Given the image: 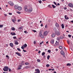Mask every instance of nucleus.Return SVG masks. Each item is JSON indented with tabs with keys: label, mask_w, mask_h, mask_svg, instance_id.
I'll use <instances>...</instances> for the list:
<instances>
[{
	"label": "nucleus",
	"mask_w": 73,
	"mask_h": 73,
	"mask_svg": "<svg viewBox=\"0 0 73 73\" xmlns=\"http://www.w3.org/2000/svg\"><path fill=\"white\" fill-rule=\"evenodd\" d=\"M9 68L7 66H5L3 68V70L4 72H8Z\"/></svg>",
	"instance_id": "nucleus-1"
},
{
	"label": "nucleus",
	"mask_w": 73,
	"mask_h": 73,
	"mask_svg": "<svg viewBox=\"0 0 73 73\" xmlns=\"http://www.w3.org/2000/svg\"><path fill=\"white\" fill-rule=\"evenodd\" d=\"M42 32L41 31H40L39 32V35L41 38H44V36L43 35H42Z\"/></svg>",
	"instance_id": "nucleus-2"
},
{
	"label": "nucleus",
	"mask_w": 73,
	"mask_h": 73,
	"mask_svg": "<svg viewBox=\"0 0 73 73\" xmlns=\"http://www.w3.org/2000/svg\"><path fill=\"white\" fill-rule=\"evenodd\" d=\"M57 36H60V32L59 31H56L55 32Z\"/></svg>",
	"instance_id": "nucleus-3"
},
{
	"label": "nucleus",
	"mask_w": 73,
	"mask_h": 73,
	"mask_svg": "<svg viewBox=\"0 0 73 73\" xmlns=\"http://www.w3.org/2000/svg\"><path fill=\"white\" fill-rule=\"evenodd\" d=\"M8 3H9V4H10V5L11 6H13V5H14V4L13 3V2H12V1H10Z\"/></svg>",
	"instance_id": "nucleus-4"
},
{
	"label": "nucleus",
	"mask_w": 73,
	"mask_h": 73,
	"mask_svg": "<svg viewBox=\"0 0 73 73\" xmlns=\"http://www.w3.org/2000/svg\"><path fill=\"white\" fill-rule=\"evenodd\" d=\"M68 6L70 7H71V8H73V4L72 3H69L68 5Z\"/></svg>",
	"instance_id": "nucleus-5"
},
{
	"label": "nucleus",
	"mask_w": 73,
	"mask_h": 73,
	"mask_svg": "<svg viewBox=\"0 0 73 73\" xmlns=\"http://www.w3.org/2000/svg\"><path fill=\"white\" fill-rule=\"evenodd\" d=\"M60 53L61 54L63 55L64 57H65V53H64V51L62 50L60 51Z\"/></svg>",
	"instance_id": "nucleus-6"
},
{
	"label": "nucleus",
	"mask_w": 73,
	"mask_h": 73,
	"mask_svg": "<svg viewBox=\"0 0 73 73\" xmlns=\"http://www.w3.org/2000/svg\"><path fill=\"white\" fill-rule=\"evenodd\" d=\"M32 11V8L30 7L29 9L28 10V11L29 12H31Z\"/></svg>",
	"instance_id": "nucleus-7"
},
{
	"label": "nucleus",
	"mask_w": 73,
	"mask_h": 73,
	"mask_svg": "<svg viewBox=\"0 0 73 73\" xmlns=\"http://www.w3.org/2000/svg\"><path fill=\"white\" fill-rule=\"evenodd\" d=\"M48 31H45L44 32L43 35L44 36H46V35H48Z\"/></svg>",
	"instance_id": "nucleus-8"
},
{
	"label": "nucleus",
	"mask_w": 73,
	"mask_h": 73,
	"mask_svg": "<svg viewBox=\"0 0 73 73\" xmlns=\"http://www.w3.org/2000/svg\"><path fill=\"white\" fill-rule=\"evenodd\" d=\"M25 10L26 11V12H28V7L27 6H25Z\"/></svg>",
	"instance_id": "nucleus-9"
},
{
	"label": "nucleus",
	"mask_w": 73,
	"mask_h": 73,
	"mask_svg": "<svg viewBox=\"0 0 73 73\" xmlns=\"http://www.w3.org/2000/svg\"><path fill=\"white\" fill-rule=\"evenodd\" d=\"M21 67H22V65L19 66V67L17 68L18 70H20V69H21Z\"/></svg>",
	"instance_id": "nucleus-10"
},
{
	"label": "nucleus",
	"mask_w": 73,
	"mask_h": 73,
	"mask_svg": "<svg viewBox=\"0 0 73 73\" xmlns=\"http://www.w3.org/2000/svg\"><path fill=\"white\" fill-rule=\"evenodd\" d=\"M15 54L18 55V56H21V53H19L17 52H16Z\"/></svg>",
	"instance_id": "nucleus-11"
},
{
	"label": "nucleus",
	"mask_w": 73,
	"mask_h": 73,
	"mask_svg": "<svg viewBox=\"0 0 73 73\" xmlns=\"http://www.w3.org/2000/svg\"><path fill=\"white\" fill-rule=\"evenodd\" d=\"M55 25L56 26V27H57V28H58L60 26H59V25L57 23H56L55 24Z\"/></svg>",
	"instance_id": "nucleus-12"
},
{
	"label": "nucleus",
	"mask_w": 73,
	"mask_h": 73,
	"mask_svg": "<svg viewBox=\"0 0 73 73\" xmlns=\"http://www.w3.org/2000/svg\"><path fill=\"white\" fill-rule=\"evenodd\" d=\"M35 70L36 71V72H37L38 73H40V70H39V69H37Z\"/></svg>",
	"instance_id": "nucleus-13"
},
{
	"label": "nucleus",
	"mask_w": 73,
	"mask_h": 73,
	"mask_svg": "<svg viewBox=\"0 0 73 73\" xmlns=\"http://www.w3.org/2000/svg\"><path fill=\"white\" fill-rule=\"evenodd\" d=\"M18 9L19 11H21L22 9V8L21 7H18Z\"/></svg>",
	"instance_id": "nucleus-14"
},
{
	"label": "nucleus",
	"mask_w": 73,
	"mask_h": 73,
	"mask_svg": "<svg viewBox=\"0 0 73 73\" xmlns=\"http://www.w3.org/2000/svg\"><path fill=\"white\" fill-rule=\"evenodd\" d=\"M51 36L52 37H54L56 36V34L55 33H53L52 34Z\"/></svg>",
	"instance_id": "nucleus-15"
},
{
	"label": "nucleus",
	"mask_w": 73,
	"mask_h": 73,
	"mask_svg": "<svg viewBox=\"0 0 73 73\" xmlns=\"http://www.w3.org/2000/svg\"><path fill=\"white\" fill-rule=\"evenodd\" d=\"M65 19H66V20H68L69 19V18L68 17H67L66 15L64 16Z\"/></svg>",
	"instance_id": "nucleus-16"
},
{
	"label": "nucleus",
	"mask_w": 73,
	"mask_h": 73,
	"mask_svg": "<svg viewBox=\"0 0 73 73\" xmlns=\"http://www.w3.org/2000/svg\"><path fill=\"white\" fill-rule=\"evenodd\" d=\"M18 7H19V6L17 5H15V9H18Z\"/></svg>",
	"instance_id": "nucleus-17"
},
{
	"label": "nucleus",
	"mask_w": 73,
	"mask_h": 73,
	"mask_svg": "<svg viewBox=\"0 0 73 73\" xmlns=\"http://www.w3.org/2000/svg\"><path fill=\"white\" fill-rule=\"evenodd\" d=\"M15 45H18L19 44V42H17V41H15Z\"/></svg>",
	"instance_id": "nucleus-18"
},
{
	"label": "nucleus",
	"mask_w": 73,
	"mask_h": 73,
	"mask_svg": "<svg viewBox=\"0 0 73 73\" xmlns=\"http://www.w3.org/2000/svg\"><path fill=\"white\" fill-rule=\"evenodd\" d=\"M55 44L56 45H59V43H58V42H57V41H56Z\"/></svg>",
	"instance_id": "nucleus-19"
},
{
	"label": "nucleus",
	"mask_w": 73,
	"mask_h": 73,
	"mask_svg": "<svg viewBox=\"0 0 73 73\" xmlns=\"http://www.w3.org/2000/svg\"><path fill=\"white\" fill-rule=\"evenodd\" d=\"M54 39H52L51 41V44H54Z\"/></svg>",
	"instance_id": "nucleus-20"
},
{
	"label": "nucleus",
	"mask_w": 73,
	"mask_h": 73,
	"mask_svg": "<svg viewBox=\"0 0 73 73\" xmlns=\"http://www.w3.org/2000/svg\"><path fill=\"white\" fill-rule=\"evenodd\" d=\"M23 46H24V47L25 48H26L27 47V44L25 43L24 44V45H23Z\"/></svg>",
	"instance_id": "nucleus-21"
},
{
	"label": "nucleus",
	"mask_w": 73,
	"mask_h": 73,
	"mask_svg": "<svg viewBox=\"0 0 73 73\" xmlns=\"http://www.w3.org/2000/svg\"><path fill=\"white\" fill-rule=\"evenodd\" d=\"M10 45L11 46V47H13V44L12 43H10Z\"/></svg>",
	"instance_id": "nucleus-22"
},
{
	"label": "nucleus",
	"mask_w": 73,
	"mask_h": 73,
	"mask_svg": "<svg viewBox=\"0 0 73 73\" xmlns=\"http://www.w3.org/2000/svg\"><path fill=\"white\" fill-rule=\"evenodd\" d=\"M61 26L62 29H64V24H62Z\"/></svg>",
	"instance_id": "nucleus-23"
},
{
	"label": "nucleus",
	"mask_w": 73,
	"mask_h": 73,
	"mask_svg": "<svg viewBox=\"0 0 73 73\" xmlns=\"http://www.w3.org/2000/svg\"><path fill=\"white\" fill-rule=\"evenodd\" d=\"M11 30L12 31H15V28L14 27H13L11 28Z\"/></svg>",
	"instance_id": "nucleus-24"
},
{
	"label": "nucleus",
	"mask_w": 73,
	"mask_h": 73,
	"mask_svg": "<svg viewBox=\"0 0 73 73\" xmlns=\"http://www.w3.org/2000/svg\"><path fill=\"white\" fill-rule=\"evenodd\" d=\"M52 7H53V8H55L56 7V6L53 5H52Z\"/></svg>",
	"instance_id": "nucleus-25"
},
{
	"label": "nucleus",
	"mask_w": 73,
	"mask_h": 73,
	"mask_svg": "<svg viewBox=\"0 0 73 73\" xmlns=\"http://www.w3.org/2000/svg\"><path fill=\"white\" fill-rule=\"evenodd\" d=\"M45 53L44 52H43L42 53V56H44V55H45Z\"/></svg>",
	"instance_id": "nucleus-26"
},
{
	"label": "nucleus",
	"mask_w": 73,
	"mask_h": 73,
	"mask_svg": "<svg viewBox=\"0 0 73 73\" xmlns=\"http://www.w3.org/2000/svg\"><path fill=\"white\" fill-rule=\"evenodd\" d=\"M59 48L60 49H62V46H59Z\"/></svg>",
	"instance_id": "nucleus-27"
},
{
	"label": "nucleus",
	"mask_w": 73,
	"mask_h": 73,
	"mask_svg": "<svg viewBox=\"0 0 73 73\" xmlns=\"http://www.w3.org/2000/svg\"><path fill=\"white\" fill-rule=\"evenodd\" d=\"M47 60H49V58H50V56L48 55L47 57Z\"/></svg>",
	"instance_id": "nucleus-28"
},
{
	"label": "nucleus",
	"mask_w": 73,
	"mask_h": 73,
	"mask_svg": "<svg viewBox=\"0 0 73 73\" xmlns=\"http://www.w3.org/2000/svg\"><path fill=\"white\" fill-rule=\"evenodd\" d=\"M67 66H70V64L69 63L67 64Z\"/></svg>",
	"instance_id": "nucleus-29"
},
{
	"label": "nucleus",
	"mask_w": 73,
	"mask_h": 73,
	"mask_svg": "<svg viewBox=\"0 0 73 73\" xmlns=\"http://www.w3.org/2000/svg\"><path fill=\"white\" fill-rule=\"evenodd\" d=\"M38 2L40 4H41V3H42V1H41V0L39 1Z\"/></svg>",
	"instance_id": "nucleus-30"
},
{
	"label": "nucleus",
	"mask_w": 73,
	"mask_h": 73,
	"mask_svg": "<svg viewBox=\"0 0 73 73\" xmlns=\"http://www.w3.org/2000/svg\"><path fill=\"white\" fill-rule=\"evenodd\" d=\"M50 65L49 64H47L46 65V67H49V66H50Z\"/></svg>",
	"instance_id": "nucleus-31"
},
{
	"label": "nucleus",
	"mask_w": 73,
	"mask_h": 73,
	"mask_svg": "<svg viewBox=\"0 0 73 73\" xmlns=\"http://www.w3.org/2000/svg\"><path fill=\"white\" fill-rule=\"evenodd\" d=\"M24 47L23 46L21 47V48L22 49H24Z\"/></svg>",
	"instance_id": "nucleus-32"
},
{
	"label": "nucleus",
	"mask_w": 73,
	"mask_h": 73,
	"mask_svg": "<svg viewBox=\"0 0 73 73\" xmlns=\"http://www.w3.org/2000/svg\"><path fill=\"white\" fill-rule=\"evenodd\" d=\"M53 3H54V4H55V5H57V4H56V2H54Z\"/></svg>",
	"instance_id": "nucleus-33"
},
{
	"label": "nucleus",
	"mask_w": 73,
	"mask_h": 73,
	"mask_svg": "<svg viewBox=\"0 0 73 73\" xmlns=\"http://www.w3.org/2000/svg\"><path fill=\"white\" fill-rule=\"evenodd\" d=\"M68 37H69L70 38V37H72V35H68Z\"/></svg>",
	"instance_id": "nucleus-34"
},
{
	"label": "nucleus",
	"mask_w": 73,
	"mask_h": 73,
	"mask_svg": "<svg viewBox=\"0 0 73 73\" xmlns=\"http://www.w3.org/2000/svg\"><path fill=\"white\" fill-rule=\"evenodd\" d=\"M51 52V51L50 50H48L47 51V52H48V53H50Z\"/></svg>",
	"instance_id": "nucleus-35"
},
{
	"label": "nucleus",
	"mask_w": 73,
	"mask_h": 73,
	"mask_svg": "<svg viewBox=\"0 0 73 73\" xmlns=\"http://www.w3.org/2000/svg\"><path fill=\"white\" fill-rule=\"evenodd\" d=\"M17 50H18V51H20V52H21V50H20V48H17Z\"/></svg>",
	"instance_id": "nucleus-36"
},
{
	"label": "nucleus",
	"mask_w": 73,
	"mask_h": 73,
	"mask_svg": "<svg viewBox=\"0 0 73 73\" xmlns=\"http://www.w3.org/2000/svg\"><path fill=\"white\" fill-rule=\"evenodd\" d=\"M17 13H18V14H20V13H21L20 12H19V11H16Z\"/></svg>",
	"instance_id": "nucleus-37"
},
{
	"label": "nucleus",
	"mask_w": 73,
	"mask_h": 73,
	"mask_svg": "<svg viewBox=\"0 0 73 73\" xmlns=\"http://www.w3.org/2000/svg\"><path fill=\"white\" fill-rule=\"evenodd\" d=\"M57 40H60V38L58 37L57 38Z\"/></svg>",
	"instance_id": "nucleus-38"
},
{
	"label": "nucleus",
	"mask_w": 73,
	"mask_h": 73,
	"mask_svg": "<svg viewBox=\"0 0 73 73\" xmlns=\"http://www.w3.org/2000/svg\"><path fill=\"white\" fill-rule=\"evenodd\" d=\"M3 25H0V28H3Z\"/></svg>",
	"instance_id": "nucleus-39"
},
{
	"label": "nucleus",
	"mask_w": 73,
	"mask_h": 73,
	"mask_svg": "<svg viewBox=\"0 0 73 73\" xmlns=\"http://www.w3.org/2000/svg\"><path fill=\"white\" fill-rule=\"evenodd\" d=\"M37 61L39 62H40V59H37Z\"/></svg>",
	"instance_id": "nucleus-40"
},
{
	"label": "nucleus",
	"mask_w": 73,
	"mask_h": 73,
	"mask_svg": "<svg viewBox=\"0 0 73 73\" xmlns=\"http://www.w3.org/2000/svg\"><path fill=\"white\" fill-rule=\"evenodd\" d=\"M64 38V37L62 36H60V38L61 39H62Z\"/></svg>",
	"instance_id": "nucleus-41"
},
{
	"label": "nucleus",
	"mask_w": 73,
	"mask_h": 73,
	"mask_svg": "<svg viewBox=\"0 0 73 73\" xmlns=\"http://www.w3.org/2000/svg\"><path fill=\"white\" fill-rule=\"evenodd\" d=\"M36 41L35 40L34 41V44H36Z\"/></svg>",
	"instance_id": "nucleus-42"
},
{
	"label": "nucleus",
	"mask_w": 73,
	"mask_h": 73,
	"mask_svg": "<svg viewBox=\"0 0 73 73\" xmlns=\"http://www.w3.org/2000/svg\"><path fill=\"white\" fill-rule=\"evenodd\" d=\"M67 43L68 44H69V43L70 42V41L69 40H67Z\"/></svg>",
	"instance_id": "nucleus-43"
},
{
	"label": "nucleus",
	"mask_w": 73,
	"mask_h": 73,
	"mask_svg": "<svg viewBox=\"0 0 73 73\" xmlns=\"http://www.w3.org/2000/svg\"><path fill=\"white\" fill-rule=\"evenodd\" d=\"M9 15H12V13H9Z\"/></svg>",
	"instance_id": "nucleus-44"
},
{
	"label": "nucleus",
	"mask_w": 73,
	"mask_h": 73,
	"mask_svg": "<svg viewBox=\"0 0 73 73\" xmlns=\"http://www.w3.org/2000/svg\"><path fill=\"white\" fill-rule=\"evenodd\" d=\"M33 31V32H34L35 33V32H36V30H32Z\"/></svg>",
	"instance_id": "nucleus-45"
},
{
	"label": "nucleus",
	"mask_w": 73,
	"mask_h": 73,
	"mask_svg": "<svg viewBox=\"0 0 73 73\" xmlns=\"http://www.w3.org/2000/svg\"><path fill=\"white\" fill-rule=\"evenodd\" d=\"M16 35V34L15 33H14L13 34V35Z\"/></svg>",
	"instance_id": "nucleus-46"
},
{
	"label": "nucleus",
	"mask_w": 73,
	"mask_h": 73,
	"mask_svg": "<svg viewBox=\"0 0 73 73\" xmlns=\"http://www.w3.org/2000/svg\"><path fill=\"white\" fill-rule=\"evenodd\" d=\"M13 38H14V39H16V36L13 37Z\"/></svg>",
	"instance_id": "nucleus-47"
},
{
	"label": "nucleus",
	"mask_w": 73,
	"mask_h": 73,
	"mask_svg": "<svg viewBox=\"0 0 73 73\" xmlns=\"http://www.w3.org/2000/svg\"><path fill=\"white\" fill-rule=\"evenodd\" d=\"M25 65H28V63H25Z\"/></svg>",
	"instance_id": "nucleus-48"
},
{
	"label": "nucleus",
	"mask_w": 73,
	"mask_h": 73,
	"mask_svg": "<svg viewBox=\"0 0 73 73\" xmlns=\"http://www.w3.org/2000/svg\"><path fill=\"white\" fill-rule=\"evenodd\" d=\"M40 53H41V51H40V50H39L38 52V54Z\"/></svg>",
	"instance_id": "nucleus-49"
},
{
	"label": "nucleus",
	"mask_w": 73,
	"mask_h": 73,
	"mask_svg": "<svg viewBox=\"0 0 73 73\" xmlns=\"http://www.w3.org/2000/svg\"><path fill=\"white\" fill-rule=\"evenodd\" d=\"M12 21H13V22H15V20L13 19H12Z\"/></svg>",
	"instance_id": "nucleus-50"
},
{
	"label": "nucleus",
	"mask_w": 73,
	"mask_h": 73,
	"mask_svg": "<svg viewBox=\"0 0 73 73\" xmlns=\"http://www.w3.org/2000/svg\"><path fill=\"white\" fill-rule=\"evenodd\" d=\"M23 50V52H27L26 50Z\"/></svg>",
	"instance_id": "nucleus-51"
},
{
	"label": "nucleus",
	"mask_w": 73,
	"mask_h": 73,
	"mask_svg": "<svg viewBox=\"0 0 73 73\" xmlns=\"http://www.w3.org/2000/svg\"><path fill=\"white\" fill-rule=\"evenodd\" d=\"M21 21V20H20V19H19V20H18V22H19V21Z\"/></svg>",
	"instance_id": "nucleus-52"
},
{
	"label": "nucleus",
	"mask_w": 73,
	"mask_h": 73,
	"mask_svg": "<svg viewBox=\"0 0 73 73\" xmlns=\"http://www.w3.org/2000/svg\"><path fill=\"white\" fill-rule=\"evenodd\" d=\"M40 26H41V27H43V24L42 23L41 25H40Z\"/></svg>",
	"instance_id": "nucleus-53"
},
{
	"label": "nucleus",
	"mask_w": 73,
	"mask_h": 73,
	"mask_svg": "<svg viewBox=\"0 0 73 73\" xmlns=\"http://www.w3.org/2000/svg\"><path fill=\"white\" fill-rule=\"evenodd\" d=\"M64 9H67V8H66V7H64Z\"/></svg>",
	"instance_id": "nucleus-54"
},
{
	"label": "nucleus",
	"mask_w": 73,
	"mask_h": 73,
	"mask_svg": "<svg viewBox=\"0 0 73 73\" xmlns=\"http://www.w3.org/2000/svg\"><path fill=\"white\" fill-rule=\"evenodd\" d=\"M4 15H5V16H7V15L6 14H4Z\"/></svg>",
	"instance_id": "nucleus-55"
},
{
	"label": "nucleus",
	"mask_w": 73,
	"mask_h": 73,
	"mask_svg": "<svg viewBox=\"0 0 73 73\" xmlns=\"http://www.w3.org/2000/svg\"><path fill=\"white\" fill-rule=\"evenodd\" d=\"M45 28H47V25H46L45 26Z\"/></svg>",
	"instance_id": "nucleus-56"
},
{
	"label": "nucleus",
	"mask_w": 73,
	"mask_h": 73,
	"mask_svg": "<svg viewBox=\"0 0 73 73\" xmlns=\"http://www.w3.org/2000/svg\"><path fill=\"white\" fill-rule=\"evenodd\" d=\"M11 35L13 36V33H11Z\"/></svg>",
	"instance_id": "nucleus-57"
},
{
	"label": "nucleus",
	"mask_w": 73,
	"mask_h": 73,
	"mask_svg": "<svg viewBox=\"0 0 73 73\" xmlns=\"http://www.w3.org/2000/svg\"><path fill=\"white\" fill-rule=\"evenodd\" d=\"M51 70H52V71H54V69H52Z\"/></svg>",
	"instance_id": "nucleus-58"
},
{
	"label": "nucleus",
	"mask_w": 73,
	"mask_h": 73,
	"mask_svg": "<svg viewBox=\"0 0 73 73\" xmlns=\"http://www.w3.org/2000/svg\"><path fill=\"white\" fill-rule=\"evenodd\" d=\"M9 72H11V68H9Z\"/></svg>",
	"instance_id": "nucleus-59"
},
{
	"label": "nucleus",
	"mask_w": 73,
	"mask_h": 73,
	"mask_svg": "<svg viewBox=\"0 0 73 73\" xmlns=\"http://www.w3.org/2000/svg\"><path fill=\"white\" fill-rule=\"evenodd\" d=\"M22 29V27H19V29Z\"/></svg>",
	"instance_id": "nucleus-60"
},
{
	"label": "nucleus",
	"mask_w": 73,
	"mask_h": 73,
	"mask_svg": "<svg viewBox=\"0 0 73 73\" xmlns=\"http://www.w3.org/2000/svg\"><path fill=\"white\" fill-rule=\"evenodd\" d=\"M60 4L59 3H58V4L57 5H60Z\"/></svg>",
	"instance_id": "nucleus-61"
},
{
	"label": "nucleus",
	"mask_w": 73,
	"mask_h": 73,
	"mask_svg": "<svg viewBox=\"0 0 73 73\" xmlns=\"http://www.w3.org/2000/svg\"><path fill=\"white\" fill-rule=\"evenodd\" d=\"M24 33H27V31H24Z\"/></svg>",
	"instance_id": "nucleus-62"
},
{
	"label": "nucleus",
	"mask_w": 73,
	"mask_h": 73,
	"mask_svg": "<svg viewBox=\"0 0 73 73\" xmlns=\"http://www.w3.org/2000/svg\"><path fill=\"white\" fill-rule=\"evenodd\" d=\"M49 70H52V69H49Z\"/></svg>",
	"instance_id": "nucleus-63"
},
{
	"label": "nucleus",
	"mask_w": 73,
	"mask_h": 73,
	"mask_svg": "<svg viewBox=\"0 0 73 73\" xmlns=\"http://www.w3.org/2000/svg\"><path fill=\"white\" fill-rule=\"evenodd\" d=\"M54 73H56V72L55 71H54Z\"/></svg>",
	"instance_id": "nucleus-64"
}]
</instances>
